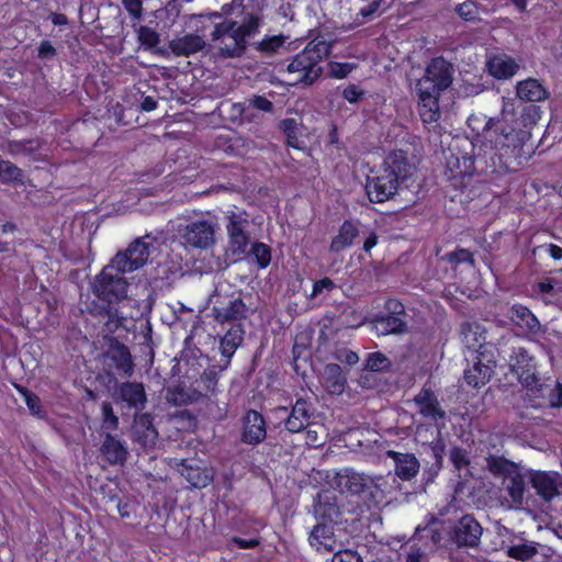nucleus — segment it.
<instances>
[{"mask_svg": "<svg viewBox=\"0 0 562 562\" xmlns=\"http://www.w3.org/2000/svg\"><path fill=\"white\" fill-rule=\"evenodd\" d=\"M265 0H232L221 11L200 14L195 34L210 40L226 58L240 57L247 49V38L259 29Z\"/></svg>", "mask_w": 562, "mask_h": 562, "instance_id": "obj_1", "label": "nucleus"}, {"mask_svg": "<svg viewBox=\"0 0 562 562\" xmlns=\"http://www.w3.org/2000/svg\"><path fill=\"white\" fill-rule=\"evenodd\" d=\"M414 167L403 150L390 153L379 166L370 169L366 193L371 203H384L397 193L401 183L413 176Z\"/></svg>", "mask_w": 562, "mask_h": 562, "instance_id": "obj_2", "label": "nucleus"}, {"mask_svg": "<svg viewBox=\"0 0 562 562\" xmlns=\"http://www.w3.org/2000/svg\"><path fill=\"white\" fill-rule=\"evenodd\" d=\"M474 164L475 157L472 154L449 148V154L446 156L445 178L447 188L454 192L451 200L465 203L481 194L483 181Z\"/></svg>", "mask_w": 562, "mask_h": 562, "instance_id": "obj_3", "label": "nucleus"}, {"mask_svg": "<svg viewBox=\"0 0 562 562\" xmlns=\"http://www.w3.org/2000/svg\"><path fill=\"white\" fill-rule=\"evenodd\" d=\"M333 45L324 37H315L292 56L286 65L290 74H297L296 81L306 86L315 83L323 74L322 61L331 53Z\"/></svg>", "mask_w": 562, "mask_h": 562, "instance_id": "obj_4", "label": "nucleus"}, {"mask_svg": "<svg viewBox=\"0 0 562 562\" xmlns=\"http://www.w3.org/2000/svg\"><path fill=\"white\" fill-rule=\"evenodd\" d=\"M122 274L110 262L94 277L91 290L101 302L98 312L101 316L111 317L116 312L117 304L127 297L128 282Z\"/></svg>", "mask_w": 562, "mask_h": 562, "instance_id": "obj_5", "label": "nucleus"}, {"mask_svg": "<svg viewBox=\"0 0 562 562\" xmlns=\"http://www.w3.org/2000/svg\"><path fill=\"white\" fill-rule=\"evenodd\" d=\"M336 484L341 493L359 497L368 508L379 504L376 497L381 494V491L375 482L363 473L345 469L337 474Z\"/></svg>", "mask_w": 562, "mask_h": 562, "instance_id": "obj_6", "label": "nucleus"}, {"mask_svg": "<svg viewBox=\"0 0 562 562\" xmlns=\"http://www.w3.org/2000/svg\"><path fill=\"white\" fill-rule=\"evenodd\" d=\"M497 353V349L480 351L475 356L472 367L464 370V382L473 389H481L486 385L495 373Z\"/></svg>", "mask_w": 562, "mask_h": 562, "instance_id": "obj_7", "label": "nucleus"}, {"mask_svg": "<svg viewBox=\"0 0 562 562\" xmlns=\"http://www.w3.org/2000/svg\"><path fill=\"white\" fill-rule=\"evenodd\" d=\"M405 316L404 304L397 299H387L384 311L374 316L373 325L381 335L401 334L407 329Z\"/></svg>", "mask_w": 562, "mask_h": 562, "instance_id": "obj_8", "label": "nucleus"}, {"mask_svg": "<svg viewBox=\"0 0 562 562\" xmlns=\"http://www.w3.org/2000/svg\"><path fill=\"white\" fill-rule=\"evenodd\" d=\"M277 412L285 415L284 429L290 434H299L311 426L315 408L310 400L297 397L290 409L286 406H278Z\"/></svg>", "mask_w": 562, "mask_h": 562, "instance_id": "obj_9", "label": "nucleus"}, {"mask_svg": "<svg viewBox=\"0 0 562 562\" xmlns=\"http://www.w3.org/2000/svg\"><path fill=\"white\" fill-rule=\"evenodd\" d=\"M150 244L138 237L132 241L125 251L117 252L111 260L119 273L133 272L142 268L148 260Z\"/></svg>", "mask_w": 562, "mask_h": 562, "instance_id": "obj_10", "label": "nucleus"}, {"mask_svg": "<svg viewBox=\"0 0 562 562\" xmlns=\"http://www.w3.org/2000/svg\"><path fill=\"white\" fill-rule=\"evenodd\" d=\"M452 83V66L443 57H436L427 65L417 86L441 93Z\"/></svg>", "mask_w": 562, "mask_h": 562, "instance_id": "obj_11", "label": "nucleus"}, {"mask_svg": "<svg viewBox=\"0 0 562 562\" xmlns=\"http://www.w3.org/2000/svg\"><path fill=\"white\" fill-rule=\"evenodd\" d=\"M112 398L116 405L132 409L135 414L144 411L147 404L145 385L137 381L116 383L112 392Z\"/></svg>", "mask_w": 562, "mask_h": 562, "instance_id": "obj_12", "label": "nucleus"}, {"mask_svg": "<svg viewBox=\"0 0 562 562\" xmlns=\"http://www.w3.org/2000/svg\"><path fill=\"white\" fill-rule=\"evenodd\" d=\"M180 237L188 248L207 249L215 241V225L205 218L192 221L180 231Z\"/></svg>", "mask_w": 562, "mask_h": 562, "instance_id": "obj_13", "label": "nucleus"}, {"mask_svg": "<svg viewBox=\"0 0 562 562\" xmlns=\"http://www.w3.org/2000/svg\"><path fill=\"white\" fill-rule=\"evenodd\" d=\"M226 217V231L228 236L229 249L234 256L245 255L250 241V236L249 233L247 232V213L232 212Z\"/></svg>", "mask_w": 562, "mask_h": 562, "instance_id": "obj_14", "label": "nucleus"}, {"mask_svg": "<svg viewBox=\"0 0 562 562\" xmlns=\"http://www.w3.org/2000/svg\"><path fill=\"white\" fill-rule=\"evenodd\" d=\"M482 532L480 522L472 515H464L453 526L450 538L459 548H474L480 543Z\"/></svg>", "mask_w": 562, "mask_h": 562, "instance_id": "obj_15", "label": "nucleus"}, {"mask_svg": "<svg viewBox=\"0 0 562 562\" xmlns=\"http://www.w3.org/2000/svg\"><path fill=\"white\" fill-rule=\"evenodd\" d=\"M212 314L218 324H237L248 317L249 308L240 296H232L225 301L217 302L212 307Z\"/></svg>", "mask_w": 562, "mask_h": 562, "instance_id": "obj_16", "label": "nucleus"}, {"mask_svg": "<svg viewBox=\"0 0 562 562\" xmlns=\"http://www.w3.org/2000/svg\"><path fill=\"white\" fill-rule=\"evenodd\" d=\"M414 404L417 407V413L423 419L429 420L434 424L446 420V411L441 407L440 402L435 392L426 386L414 396Z\"/></svg>", "mask_w": 562, "mask_h": 562, "instance_id": "obj_17", "label": "nucleus"}, {"mask_svg": "<svg viewBox=\"0 0 562 562\" xmlns=\"http://www.w3.org/2000/svg\"><path fill=\"white\" fill-rule=\"evenodd\" d=\"M510 126L502 121L488 119L477 138L483 146L501 150L509 147Z\"/></svg>", "mask_w": 562, "mask_h": 562, "instance_id": "obj_18", "label": "nucleus"}, {"mask_svg": "<svg viewBox=\"0 0 562 562\" xmlns=\"http://www.w3.org/2000/svg\"><path fill=\"white\" fill-rule=\"evenodd\" d=\"M267 437V423L261 413L256 409L246 411L241 418V442L249 446L261 443Z\"/></svg>", "mask_w": 562, "mask_h": 562, "instance_id": "obj_19", "label": "nucleus"}, {"mask_svg": "<svg viewBox=\"0 0 562 562\" xmlns=\"http://www.w3.org/2000/svg\"><path fill=\"white\" fill-rule=\"evenodd\" d=\"M512 371L517 374L518 380L528 389H533L539 382L535 373L533 358L522 348H516L510 356Z\"/></svg>", "mask_w": 562, "mask_h": 562, "instance_id": "obj_20", "label": "nucleus"}, {"mask_svg": "<svg viewBox=\"0 0 562 562\" xmlns=\"http://www.w3.org/2000/svg\"><path fill=\"white\" fill-rule=\"evenodd\" d=\"M561 475L559 472L530 471V484L536 494L546 502L560 494Z\"/></svg>", "mask_w": 562, "mask_h": 562, "instance_id": "obj_21", "label": "nucleus"}, {"mask_svg": "<svg viewBox=\"0 0 562 562\" xmlns=\"http://www.w3.org/2000/svg\"><path fill=\"white\" fill-rule=\"evenodd\" d=\"M416 94L418 97L417 109L423 123H437L441 116L439 108L441 93H436V91L416 85Z\"/></svg>", "mask_w": 562, "mask_h": 562, "instance_id": "obj_22", "label": "nucleus"}, {"mask_svg": "<svg viewBox=\"0 0 562 562\" xmlns=\"http://www.w3.org/2000/svg\"><path fill=\"white\" fill-rule=\"evenodd\" d=\"M133 439L142 447H151L156 443L158 431L154 426V417L149 413H136L132 427Z\"/></svg>", "mask_w": 562, "mask_h": 562, "instance_id": "obj_23", "label": "nucleus"}, {"mask_svg": "<svg viewBox=\"0 0 562 562\" xmlns=\"http://www.w3.org/2000/svg\"><path fill=\"white\" fill-rule=\"evenodd\" d=\"M461 339L468 349L476 351L497 349L494 345L486 342L485 327L477 322H467L461 325Z\"/></svg>", "mask_w": 562, "mask_h": 562, "instance_id": "obj_24", "label": "nucleus"}, {"mask_svg": "<svg viewBox=\"0 0 562 562\" xmlns=\"http://www.w3.org/2000/svg\"><path fill=\"white\" fill-rule=\"evenodd\" d=\"M359 220H345L338 228V233L331 238L329 251L339 254L351 247L360 234Z\"/></svg>", "mask_w": 562, "mask_h": 562, "instance_id": "obj_25", "label": "nucleus"}, {"mask_svg": "<svg viewBox=\"0 0 562 562\" xmlns=\"http://www.w3.org/2000/svg\"><path fill=\"white\" fill-rule=\"evenodd\" d=\"M115 367L119 374L131 376L134 373V362L132 355L126 345L119 340H114L110 345V349L104 355Z\"/></svg>", "mask_w": 562, "mask_h": 562, "instance_id": "obj_26", "label": "nucleus"}, {"mask_svg": "<svg viewBox=\"0 0 562 562\" xmlns=\"http://www.w3.org/2000/svg\"><path fill=\"white\" fill-rule=\"evenodd\" d=\"M341 515L337 499L330 493H318L314 501V516L317 521L338 524Z\"/></svg>", "mask_w": 562, "mask_h": 562, "instance_id": "obj_27", "label": "nucleus"}, {"mask_svg": "<svg viewBox=\"0 0 562 562\" xmlns=\"http://www.w3.org/2000/svg\"><path fill=\"white\" fill-rule=\"evenodd\" d=\"M334 525L326 521H317L308 536V541L317 551L333 552L336 548Z\"/></svg>", "mask_w": 562, "mask_h": 562, "instance_id": "obj_28", "label": "nucleus"}, {"mask_svg": "<svg viewBox=\"0 0 562 562\" xmlns=\"http://www.w3.org/2000/svg\"><path fill=\"white\" fill-rule=\"evenodd\" d=\"M510 322L520 330V334H535L540 323L536 315L525 305L514 304L508 313Z\"/></svg>", "mask_w": 562, "mask_h": 562, "instance_id": "obj_29", "label": "nucleus"}, {"mask_svg": "<svg viewBox=\"0 0 562 562\" xmlns=\"http://www.w3.org/2000/svg\"><path fill=\"white\" fill-rule=\"evenodd\" d=\"M387 454L393 459L395 463V474L401 480L409 481L418 474L420 463L414 453L389 451Z\"/></svg>", "mask_w": 562, "mask_h": 562, "instance_id": "obj_30", "label": "nucleus"}, {"mask_svg": "<svg viewBox=\"0 0 562 562\" xmlns=\"http://www.w3.org/2000/svg\"><path fill=\"white\" fill-rule=\"evenodd\" d=\"M245 336V329L241 323L232 324L229 329L220 340V351L222 357L226 361V366H229L231 359L243 344Z\"/></svg>", "mask_w": 562, "mask_h": 562, "instance_id": "obj_31", "label": "nucleus"}, {"mask_svg": "<svg viewBox=\"0 0 562 562\" xmlns=\"http://www.w3.org/2000/svg\"><path fill=\"white\" fill-rule=\"evenodd\" d=\"M100 451L105 461L111 465H123L128 454L126 446L111 434L105 435Z\"/></svg>", "mask_w": 562, "mask_h": 562, "instance_id": "obj_32", "label": "nucleus"}, {"mask_svg": "<svg viewBox=\"0 0 562 562\" xmlns=\"http://www.w3.org/2000/svg\"><path fill=\"white\" fill-rule=\"evenodd\" d=\"M206 46L205 40L198 34H186L177 37L169 43L171 52L178 57H189L203 50Z\"/></svg>", "mask_w": 562, "mask_h": 562, "instance_id": "obj_33", "label": "nucleus"}, {"mask_svg": "<svg viewBox=\"0 0 562 562\" xmlns=\"http://www.w3.org/2000/svg\"><path fill=\"white\" fill-rule=\"evenodd\" d=\"M486 65L491 76L498 80L512 78L519 69V65L516 60L507 55L492 56L488 58Z\"/></svg>", "mask_w": 562, "mask_h": 562, "instance_id": "obj_34", "label": "nucleus"}, {"mask_svg": "<svg viewBox=\"0 0 562 562\" xmlns=\"http://www.w3.org/2000/svg\"><path fill=\"white\" fill-rule=\"evenodd\" d=\"M516 93L520 100L527 102H540L549 98L547 88L535 78L521 80L516 86Z\"/></svg>", "mask_w": 562, "mask_h": 562, "instance_id": "obj_35", "label": "nucleus"}, {"mask_svg": "<svg viewBox=\"0 0 562 562\" xmlns=\"http://www.w3.org/2000/svg\"><path fill=\"white\" fill-rule=\"evenodd\" d=\"M12 385L15 391L24 398V402L32 415L40 419H45L47 417V412L44 408L41 398L35 393L16 382H13Z\"/></svg>", "mask_w": 562, "mask_h": 562, "instance_id": "obj_36", "label": "nucleus"}, {"mask_svg": "<svg viewBox=\"0 0 562 562\" xmlns=\"http://www.w3.org/2000/svg\"><path fill=\"white\" fill-rule=\"evenodd\" d=\"M246 254L249 261L260 270L268 268L272 260L271 247L262 241H255Z\"/></svg>", "mask_w": 562, "mask_h": 562, "instance_id": "obj_37", "label": "nucleus"}, {"mask_svg": "<svg viewBox=\"0 0 562 562\" xmlns=\"http://www.w3.org/2000/svg\"><path fill=\"white\" fill-rule=\"evenodd\" d=\"M286 40L288 36L283 34L265 36L261 41L255 44V49L262 57H271L280 53V50L284 47Z\"/></svg>", "mask_w": 562, "mask_h": 562, "instance_id": "obj_38", "label": "nucleus"}, {"mask_svg": "<svg viewBox=\"0 0 562 562\" xmlns=\"http://www.w3.org/2000/svg\"><path fill=\"white\" fill-rule=\"evenodd\" d=\"M227 367L228 366H226L225 361L223 366H210L203 371L200 379L198 380V384L199 387L205 393V395H214L216 393L220 373Z\"/></svg>", "mask_w": 562, "mask_h": 562, "instance_id": "obj_39", "label": "nucleus"}, {"mask_svg": "<svg viewBox=\"0 0 562 562\" xmlns=\"http://www.w3.org/2000/svg\"><path fill=\"white\" fill-rule=\"evenodd\" d=\"M506 491L514 504L521 505L526 492V482L524 475L516 471L510 474L506 485Z\"/></svg>", "mask_w": 562, "mask_h": 562, "instance_id": "obj_40", "label": "nucleus"}, {"mask_svg": "<svg viewBox=\"0 0 562 562\" xmlns=\"http://www.w3.org/2000/svg\"><path fill=\"white\" fill-rule=\"evenodd\" d=\"M23 170L10 160L0 159V182L4 184H22Z\"/></svg>", "mask_w": 562, "mask_h": 562, "instance_id": "obj_41", "label": "nucleus"}, {"mask_svg": "<svg viewBox=\"0 0 562 562\" xmlns=\"http://www.w3.org/2000/svg\"><path fill=\"white\" fill-rule=\"evenodd\" d=\"M487 468L494 475H510L517 467L515 462L499 456H490L487 458Z\"/></svg>", "mask_w": 562, "mask_h": 562, "instance_id": "obj_42", "label": "nucleus"}, {"mask_svg": "<svg viewBox=\"0 0 562 562\" xmlns=\"http://www.w3.org/2000/svg\"><path fill=\"white\" fill-rule=\"evenodd\" d=\"M338 285L329 278L323 277L322 279L313 282L312 292L308 296L310 300H326L329 294L336 290Z\"/></svg>", "mask_w": 562, "mask_h": 562, "instance_id": "obj_43", "label": "nucleus"}, {"mask_svg": "<svg viewBox=\"0 0 562 562\" xmlns=\"http://www.w3.org/2000/svg\"><path fill=\"white\" fill-rule=\"evenodd\" d=\"M183 475L190 485L195 488L206 487L212 482V476L200 468L184 467Z\"/></svg>", "mask_w": 562, "mask_h": 562, "instance_id": "obj_44", "label": "nucleus"}, {"mask_svg": "<svg viewBox=\"0 0 562 562\" xmlns=\"http://www.w3.org/2000/svg\"><path fill=\"white\" fill-rule=\"evenodd\" d=\"M538 553L532 543L513 544L507 548V555L517 561L526 562Z\"/></svg>", "mask_w": 562, "mask_h": 562, "instance_id": "obj_45", "label": "nucleus"}, {"mask_svg": "<svg viewBox=\"0 0 562 562\" xmlns=\"http://www.w3.org/2000/svg\"><path fill=\"white\" fill-rule=\"evenodd\" d=\"M137 41L144 49H153L160 42L158 32L146 25H139L137 29Z\"/></svg>", "mask_w": 562, "mask_h": 562, "instance_id": "obj_46", "label": "nucleus"}, {"mask_svg": "<svg viewBox=\"0 0 562 562\" xmlns=\"http://www.w3.org/2000/svg\"><path fill=\"white\" fill-rule=\"evenodd\" d=\"M279 128L285 135L288 146L299 149L300 140L297 137V123L295 119L288 117L281 120L279 123Z\"/></svg>", "mask_w": 562, "mask_h": 562, "instance_id": "obj_47", "label": "nucleus"}, {"mask_svg": "<svg viewBox=\"0 0 562 562\" xmlns=\"http://www.w3.org/2000/svg\"><path fill=\"white\" fill-rule=\"evenodd\" d=\"M364 367L372 372H383L390 369L391 361L384 353L374 351L368 355Z\"/></svg>", "mask_w": 562, "mask_h": 562, "instance_id": "obj_48", "label": "nucleus"}, {"mask_svg": "<svg viewBox=\"0 0 562 562\" xmlns=\"http://www.w3.org/2000/svg\"><path fill=\"white\" fill-rule=\"evenodd\" d=\"M430 456L434 459L432 465L440 470L443 465V458L446 453V445L441 437L440 430H438L436 438L428 446Z\"/></svg>", "mask_w": 562, "mask_h": 562, "instance_id": "obj_49", "label": "nucleus"}, {"mask_svg": "<svg viewBox=\"0 0 562 562\" xmlns=\"http://www.w3.org/2000/svg\"><path fill=\"white\" fill-rule=\"evenodd\" d=\"M442 260L451 265L469 263L474 265L473 254L465 248H458L443 255Z\"/></svg>", "mask_w": 562, "mask_h": 562, "instance_id": "obj_50", "label": "nucleus"}, {"mask_svg": "<svg viewBox=\"0 0 562 562\" xmlns=\"http://www.w3.org/2000/svg\"><path fill=\"white\" fill-rule=\"evenodd\" d=\"M456 12L464 21L473 22L479 20V8L476 3L471 0L458 4Z\"/></svg>", "mask_w": 562, "mask_h": 562, "instance_id": "obj_51", "label": "nucleus"}, {"mask_svg": "<svg viewBox=\"0 0 562 562\" xmlns=\"http://www.w3.org/2000/svg\"><path fill=\"white\" fill-rule=\"evenodd\" d=\"M102 411V426L105 429L115 430L119 427V417L115 415L111 403L103 402Z\"/></svg>", "mask_w": 562, "mask_h": 562, "instance_id": "obj_52", "label": "nucleus"}, {"mask_svg": "<svg viewBox=\"0 0 562 562\" xmlns=\"http://www.w3.org/2000/svg\"><path fill=\"white\" fill-rule=\"evenodd\" d=\"M449 460L454 469L460 471L470 464L468 452L461 447H452L449 453Z\"/></svg>", "mask_w": 562, "mask_h": 562, "instance_id": "obj_53", "label": "nucleus"}, {"mask_svg": "<svg viewBox=\"0 0 562 562\" xmlns=\"http://www.w3.org/2000/svg\"><path fill=\"white\" fill-rule=\"evenodd\" d=\"M355 68L356 66L351 63L331 61L329 64L330 76L335 79L346 78Z\"/></svg>", "mask_w": 562, "mask_h": 562, "instance_id": "obj_54", "label": "nucleus"}, {"mask_svg": "<svg viewBox=\"0 0 562 562\" xmlns=\"http://www.w3.org/2000/svg\"><path fill=\"white\" fill-rule=\"evenodd\" d=\"M249 102V105L252 108V109H256L258 111H262V112H266V113H271L273 111V103L267 99L265 95H254L252 98H250L248 100Z\"/></svg>", "mask_w": 562, "mask_h": 562, "instance_id": "obj_55", "label": "nucleus"}, {"mask_svg": "<svg viewBox=\"0 0 562 562\" xmlns=\"http://www.w3.org/2000/svg\"><path fill=\"white\" fill-rule=\"evenodd\" d=\"M364 95V91L359 86L350 83L342 90V98L349 103L359 102Z\"/></svg>", "mask_w": 562, "mask_h": 562, "instance_id": "obj_56", "label": "nucleus"}, {"mask_svg": "<svg viewBox=\"0 0 562 562\" xmlns=\"http://www.w3.org/2000/svg\"><path fill=\"white\" fill-rule=\"evenodd\" d=\"M57 54L56 48L54 45L47 41L44 40L40 43L37 47V57L43 60H48L55 57Z\"/></svg>", "mask_w": 562, "mask_h": 562, "instance_id": "obj_57", "label": "nucleus"}, {"mask_svg": "<svg viewBox=\"0 0 562 562\" xmlns=\"http://www.w3.org/2000/svg\"><path fill=\"white\" fill-rule=\"evenodd\" d=\"M331 562H362V560L356 551L347 549L337 551L334 554Z\"/></svg>", "mask_w": 562, "mask_h": 562, "instance_id": "obj_58", "label": "nucleus"}, {"mask_svg": "<svg viewBox=\"0 0 562 562\" xmlns=\"http://www.w3.org/2000/svg\"><path fill=\"white\" fill-rule=\"evenodd\" d=\"M125 10L136 20H139L143 14V1L142 0H122Z\"/></svg>", "mask_w": 562, "mask_h": 562, "instance_id": "obj_59", "label": "nucleus"}, {"mask_svg": "<svg viewBox=\"0 0 562 562\" xmlns=\"http://www.w3.org/2000/svg\"><path fill=\"white\" fill-rule=\"evenodd\" d=\"M303 431H305V445L308 448H318V447L323 446L324 442L321 440L317 430L312 429L308 426Z\"/></svg>", "mask_w": 562, "mask_h": 562, "instance_id": "obj_60", "label": "nucleus"}, {"mask_svg": "<svg viewBox=\"0 0 562 562\" xmlns=\"http://www.w3.org/2000/svg\"><path fill=\"white\" fill-rule=\"evenodd\" d=\"M540 108L535 104H530L524 109V121L529 122L530 124H536L540 119Z\"/></svg>", "mask_w": 562, "mask_h": 562, "instance_id": "obj_61", "label": "nucleus"}, {"mask_svg": "<svg viewBox=\"0 0 562 562\" xmlns=\"http://www.w3.org/2000/svg\"><path fill=\"white\" fill-rule=\"evenodd\" d=\"M380 1L381 0H373V1H371L370 3H368L367 5H364L363 8H361L359 10L358 15H360L363 21H367V20L371 19L376 13V11L379 10Z\"/></svg>", "mask_w": 562, "mask_h": 562, "instance_id": "obj_62", "label": "nucleus"}, {"mask_svg": "<svg viewBox=\"0 0 562 562\" xmlns=\"http://www.w3.org/2000/svg\"><path fill=\"white\" fill-rule=\"evenodd\" d=\"M232 542L235 543L239 549H255L260 544L259 538L244 539L238 536L232 538Z\"/></svg>", "mask_w": 562, "mask_h": 562, "instance_id": "obj_63", "label": "nucleus"}, {"mask_svg": "<svg viewBox=\"0 0 562 562\" xmlns=\"http://www.w3.org/2000/svg\"><path fill=\"white\" fill-rule=\"evenodd\" d=\"M549 401L552 407H562V384L560 382L557 383L555 387L550 393Z\"/></svg>", "mask_w": 562, "mask_h": 562, "instance_id": "obj_64", "label": "nucleus"}]
</instances>
